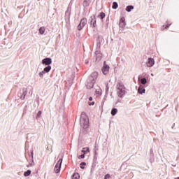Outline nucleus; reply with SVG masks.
<instances>
[{
    "label": "nucleus",
    "mask_w": 179,
    "mask_h": 179,
    "mask_svg": "<svg viewBox=\"0 0 179 179\" xmlns=\"http://www.w3.org/2000/svg\"><path fill=\"white\" fill-rule=\"evenodd\" d=\"M117 113H118V110L115 108H113L111 110V115H115V114H117Z\"/></svg>",
    "instance_id": "15"
},
{
    "label": "nucleus",
    "mask_w": 179,
    "mask_h": 179,
    "mask_svg": "<svg viewBox=\"0 0 179 179\" xmlns=\"http://www.w3.org/2000/svg\"><path fill=\"white\" fill-rule=\"evenodd\" d=\"M138 93H139V94H143V93H145V87L140 85L138 89Z\"/></svg>",
    "instance_id": "11"
},
{
    "label": "nucleus",
    "mask_w": 179,
    "mask_h": 179,
    "mask_svg": "<svg viewBox=\"0 0 179 179\" xmlns=\"http://www.w3.org/2000/svg\"><path fill=\"white\" fill-rule=\"evenodd\" d=\"M110 71V66L106 64V62H104L103 66L102 68V72L103 75H107L108 72Z\"/></svg>",
    "instance_id": "5"
},
{
    "label": "nucleus",
    "mask_w": 179,
    "mask_h": 179,
    "mask_svg": "<svg viewBox=\"0 0 179 179\" xmlns=\"http://www.w3.org/2000/svg\"><path fill=\"white\" fill-rule=\"evenodd\" d=\"M44 73H45L44 72V71L40 72V73H39V76H40V78H43V76H44Z\"/></svg>",
    "instance_id": "25"
},
{
    "label": "nucleus",
    "mask_w": 179,
    "mask_h": 179,
    "mask_svg": "<svg viewBox=\"0 0 179 179\" xmlns=\"http://www.w3.org/2000/svg\"><path fill=\"white\" fill-rule=\"evenodd\" d=\"M147 83H148V80H146V78H141V83L142 85H146Z\"/></svg>",
    "instance_id": "20"
},
{
    "label": "nucleus",
    "mask_w": 179,
    "mask_h": 179,
    "mask_svg": "<svg viewBox=\"0 0 179 179\" xmlns=\"http://www.w3.org/2000/svg\"><path fill=\"white\" fill-rule=\"evenodd\" d=\"M89 100H90V101H92V100H93V98H92V96H90V97L89 98Z\"/></svg>",
    "instance_id": "29"
},
{
    "label": "nucleus",
    "mask_w": 179,
    "mask_h": 179,
    "mask_svg": "<svg viewBox=\"0 0 179 179\" xmlns=\"http://www.w3.org/2000/svg\"><path fill=\"white\" fill-rule=\"evenodd\" d=\"M117 95L119 97H122L124 94H125V87H124V85L122 83H118L117 84Z\"/></svg>",
    "instance_id": "2"
},
{
    "label": "nucleus",
    "mask_w": 179,
    "mask_h": 179,
    "mask_svg": "<svg viewBox=\"0 0 179 179\" xmlns=\"http://www.w3.org/2000/svg\"><path fill=\"white\" fill-rule=\"evenodd\" d=\"M42 64L43 65H51L52 64V59L51 58H45L42 60Z\"/></svg>",
    "instance_id": "6"
},
{
    "label": "nucleus",
    "mask_w": 179,
    "mask_h": 179,
    "mask_svg": "<svg viewBox=\"0 0 179 179\" xmlns=\"http://www.w3.org/2000/svg\"><path fill=\"white\" fill-rule=\"evenodd\" d=\"M98 17H100V19H103L106 17V13H100L98 15Z\"/></svg>",
    "instance_id": "19"
},
{
    "label": "nucleus",
    "mask_w": 179,
    "mask_h": 179,
    "mask_svg": "<svg viewBox=\"0 0 179 179\" xmlns=\"http://www.w3.org/2000/svg\"><path fill=\"white\" fill-rule=\"evenodd\" d=\"M83 150H85V152H90V151H89V147L84 148Z\"/></svg>",
    "instance_id": "27"
},
{
    "label": "nucleus",
    "mask_w": 179,
    "mask_h": 179,
    "mask_svg": "<svg viewBox=\"0 0 179 179\" xmlns=\"http://www.w3.org/2000/svg\"><path fill=\"white\" fill-rule=\"evenodd\" d=\"M92 3V0H84L83 6L87 7Z\"/></svg>",
    "instance_id": "12"
},
{
    "label": "nucleus",
    "mask_w": 179,
    "mask_h": 179,
    "mask_svg": "<svg viewBox=\"0 0 179 179\" xmlns=\"http://www.w3.org/2000/svg\"><path fill=\"white\" fill-rule=\"evenodd\" d=\"M39 33L40 34H44L45 33V27H42L39 29Z\"/></svg>",
    "instance_id": "13"
},
{
    "label": "nucleus",
    "mask_w": 179,
    "mask_h": 179,
    "mask_svg": "<svg viewBox=\"0 0 179 179\" xmlns=\"http://www.w3.org/2000/svg\"><path fill=\"white\" fill-rule=\"evenodd\" d=\"M125 24H125V17H123L120 18L119 26L122 29H124V27H125Z\"/></svg>",
    "instance_id": "10"
},
{
    "label": "nucleus",
    "mask_w": 179,
    "mask_h": 179,
    "mask_svg": "<svg viewBox=\"0 0 179 179\" xmlns=\"http://www.w3.org/2000/svg\"><path fill=\"white\" fill-rule=\"evenodd\" d=\"M132 9H134V6H128L126 8L127 12H131V10H132Z\"/></svg>",
    "instance_id": "18"
},
{
    "label": "nucleus",
    "mask_w": 179,
    "mask_h": 179,
    "mask_svg": "<svg viewBox=\"0 0 179 179\" xmlns=\"http://www.w3.org/2000/svg\"><path fill=\"white\" fill-rule=\"evenodd\" d=\"M99 76V73L97 72H93L92 74H91V77H90V80H92V83H94V81L96 80V79H97Z\"/></svg>",
    "instance_id": "7"
},
{
    "label": "nucleus",
    "mask_w": 179,
    "mask_h": 179,
    "mask_svg": "<svg viewBox=\"0 0 179 179\" xmlns=\"http://www.w3.org/2000/svg\"><path fill=\"white\" fill-rule=\"evenodd\" d=\"M82 152L84 153V155H85L86 153V151L85 150H83Z\"/></svg>",
    "instance_id": "32"
},
{
    "label": "nucleus",
    "mask_w": 179,
    "mask_h": 179,
    "mask_svg": "<svg viewBox=\"0 0 179 179\" xmlns=\"http://www.w3.org/2000/svg\"><path fill=\"white\" fill-rule=\"evenodd\" d=\"M42 112L41 110H39L37 113L36 118H40L41 117Z\"/></svg>",
    "instance_id": "24"
},
{
    "label": "nucleus",
    "mask_w": 179,
    "mask_h": 179,
    "mask_svg": "<svg viewBox=\"0 0 179 179\" xmlns=\"http://www.w3.org/2000/svg\"><path fill=\"white\" fill-rule=\"evenodd\" d=\"M50 71H51V66H48L43 69V72L46 73H48V72H49Z\"/></svg>",
    "instance_id": "14"
},
{
    "label": "nucleus",
    "mask_w": 179,
    "mask_h": 179,
    "mask_svg": "<svg viewBox=\"0 0 179 179\" xmlns=\"http://www.w3.org/2000/svg\"><path fill=\"white\" fill-rule=\"evenodd\" d=\"M169 26H170V25H166V26H165V29H169Z\"/></svg>",
    "instance_id": "30"
},
{
    "label": "nucleus",
    "mask_w": 179,
    "mask_h": 179,
    "mask_svg": "<svg viewBox=\"0 0 179 179\" xmlns=\"http://www.w3.org/2000/svg\"><path fill=\"white\" fill-rule=\"evenodd\" d=\"M112 8H113V9H117V8H118V3L115 1L113 2Z\"/></svg>",
    "instance_id": "21"
},
{
    "label": "nucleus",
    "mask_w": 179,
    "mask_h": 179,
    "mask_svg": "<svg viewBox=\"0 0 179 179\" xmlns=\"http://www.w3.org/2000/svg\"><path fill=\"white\" fill-rule=\"evenodd\" d=\"M85 166H86V163H85V162H82V163L80 164V169H85Z\"/></svg>",
    "instance_id": "23"
},
{
    "label": "nucleus",
    "mask_w": 179,
    "mask_h": 179,
    "mask_svg": "<svg viewBox=\"0 0 179 179\" xmlns=\"http://www.w3.org/2000/svg\"><path fill=\"white\" fill-rule=\"evenodd\" d=\"M30 174H31V171H30V170H27V171H25V172L24 173V177H29V176Z\"/></svg>",
    "instance_id": "16"
},
{
    "label": "nucleus",
    "mask_w": 179,
    "mask_h": 179,
    "mask_svg": "<svg viewBox=\"0 0 179 179\" xmlns=\"http://www.w3.org/2000/svg\"><path fill=\"white\" fill-rule=\"evenodd\" d=\"M153 65H155V59L149 58L148 62H147V66H148V68H151Z\"/></svg>",
    "instance_id": "9"
},
{
    "label": "nucleus",
    "mask_w": 179,
    "mask_h": 179,
    "mask_svg": "<svg viewBox=\"0 0 179 179\" xmlns=\"http://www.w3.org/2000/svg\"><path fill=\"white\" fill-rule=\"evenodd\" d=\"M95 55H96V61H101V58H103V54H101L100 51H96Z\"/></svg>",
    "instance_id": "8"
},
{
    "label": "nucleus",
    "mask_w": 179,
    "mask_h": 179,
    "mask_svg": "<svg viewBox=\"0 0 179 179\" xmlns=\"http://www.w3.org/2000/svg\"><path fill=\"white\" fill-rule=\"evenodd\" d=\"M86 23H87V19L83 17L80 20V24L78 26V30L80 31L82 29L86 26Z\"/></svg>",
    "instance_id": "3"
},
{
    "label": "nucleus",
    "mask_w": 179,
    "mask_h": 179,
    "mask_svg": "<svg viewBox=\"0 0 179 179\" xmlns=\"http://www.w3.org/2000/svg\"><path fill=\"white\" fill-rule=\"evenodd\" d=\"M80 122L84 128H87L89 127V118H87V116H86L85 113L81 114Z\"/></svg>",
    "instance_id": "1"
},
{
    "label": "nucleus",
    "mask_w": 179,
    "mask_h": 179,
    "mask_svg": "<svg viewBox=\"0 0 179 179\" xmlns=\"http://www.w3.org/2000/svg\"><path fill=\"white\" fill-rule=\"evenodd\" d=\"M94 105V102H92L91 103H90V106H93Z\"/></svg>",
    "instance_id": "31"
},
{
    "label": "nucleus",
    "mask_w": 179,
    "mask_h": 179,
    "mask_svg": "<svg viewBox=\"0 0 179 179\" xmlns=\"http://www.w3.org/2000/svg\"><path fill=\"white\" fill-rule=\"evenodd\" d=\"M78 159H85V154H83L78 157Z\"/></svg>",
    "instance_id": "26"
},
{
    "label": "nucleus",
    "mask_w": 179,
    "mask_h": 179,
    "mask_svg": "<svg viewBox=\"0 0 179 179\" xmlns=\"http://www.w3.org/2000/svg\"><path fill=\"white\" fill-rule=\"evenodd\" d=\"M62 164V159H59L57 163L56 164L54 171L56 173V174H58L59 171H61V165Z\"/></svg>",
    "instance_id": "4"
},
{
    "label": "nucleus",
    "mask_w": 179,
    "mask_h": 179,
    "mask_svg": "<svg viewBox=\"0 0 179 179\" xmlns=\"http://www.w3.org/2000/svg\"><path fill=\"white\" fill-rule=\"evenodd\" d=\"M91 24L92 25V27H96V20L93 21V19H92Z\"/></svg>",
    "instance_id": "22"
},
{
    "label": "nucleus",
    "mask_w": 179,
    "mask_h": 179,
    "mask_svg": "<svg viewBox=\"0 0 179 179\" xmlns=\"http://www.w3.org/2000/svg\"><path fill=\"white\" fill-rule=\"evenodd\" d=\"M79 178H80V176H79V173H75L73 175V179H79Z\"/></svg>",
    "instance_id": "17"
},
{
    "label": "nucleus",
    "mask_w": 179,
    "mask_h": 179,
    "mask_svg": "<svg viewBox=\"0 0 179 179\" xmlns=\"http://www.w3.org/2000/svg\"><path fill=\"white\" fill-rule=\"evenodd\" d=\"M108 178H110V174H106V175L105 176L104 179H108Z\"/></svg>",
    "instance_id": "28"
}]
</instances>
